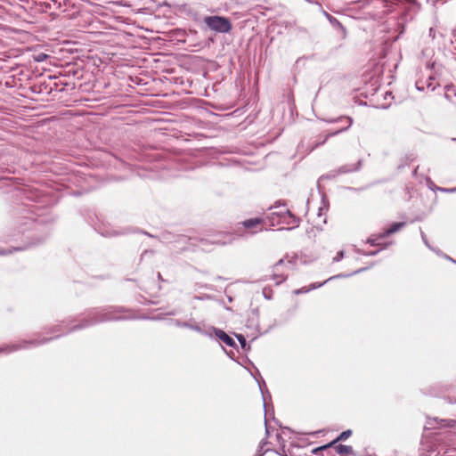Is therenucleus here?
<instances>
[{
	"mask_svg": "<svg viewBox=\"0 0 456 456\" xmlns=\"http://www.w3.org/2000/svg\"><path fill=\"white\" fill-rule=\"evenodd\" d=\"M214 242L218 244H225V242H222L221 240H215Z\"/></svg>",
	"mask_w": 456,
	"mask_h": 456,
	"instance_id": "nucleus-33",
	"label": "nucleus"
},
{
	"mask_svg": "<svg viewBox=\"0 0 456 456\" xmlns=\"http://www.w3.org/2000/svg\"><path fill=\"white\" fill-rule=\"evenodd\" d=\"M323 120H324L325 122H327V123H338V122L346 121V122L347 123V125H346V126L342 127V128H341V129H339V130H337V131H335V132H332V133H330V134H328L325 136V138H324L322 142L315 143V144L312 147L311 151H313L314 149L317 148V147H318V146H320V145L324 144V143L326 142V141H327L330 137H331V136H335V135H337V134H340V133H342V132H344V131H346V130H347V129L352 126V124H353V118H350V117H339V118H327V119H323Z\"/></svg>",
	"mask_w": 456,
	"mask_h": 456,
	"instance_id": "nucleus-5",
	"label": "nucleus"
},
{
	"mask_svg": "<svg viewBox=\"0 0 456 456\" xmlns=\"http://www.w3.org/2000/svg\"><path fill=\"white\" fill-rule=\"evenodd\" d=\"M446 94L447 96H451L452 94H454L456 96V86H448Z\"/></svg>",
	"mask_w": 456,
	"mask_h": 456,
	"instance_id": "nucleus-24",
	"label": "nucleus"
},
{
	"mask_svg": "<svg viewBox=\"0 0 456 456\" xmlns=\"http://www.w3.org/2000/svg\"><path fill=\"white\" fill-rule=\"evenodd\" d=\"M274 208H281L279 211H273L267 216L272 226L279 224L291 225L289 229L298 226L299 218L295 216L285 206H275Z\"/></svg>",
	"mask_w": 456,
	"mask_h": 456,
	"instance_id": "nucleus-2",
	"label": "nucleus"
},
{
	"mask_svg": "<svg viewBox=\"0 0 456 456\" xmlns=\"http://www.w3.org/2000/svg\"><path fill=\"white\" fill-rule=\"evenodd\" d=\"M259 387H260V390H261L262 395H263L264 407H265V394L263 392V388H262L261 384H259Z\"/></svg>",
	"mask_w": 456,
	"mask_h": 456,
	"instance_id": "nucleus-30",
	"label": "nucleus"
},
{
	"mask_svg": "<svg viewBox=\"0 0 456 456\" xmlns=\"http://www.w3.org/2000/svg\"><path fill=\"white\" fill-rule=\"evenodd\" d=\"M447 259L451 260L452 262L455 263L456 264V260H453L452 258H451L450 256H446Z\"/></svg>",
	"mask_w": 456,
	"mask_h": 456,
	"instance_id": "nucleus-34",
	"label": "nucleus"
},
{
	"mask_svg": "<svg viewBox=\"0 0 456 456\" xmlns=\"http://www.w3.org/2000/svg\"><path fill=\"white\" fill-rule=\"evenodd\" d=\"M263 220L261 218H250L243 221L241 224L246 229H252L261 224Z\"/></svg>",
	"mask_w": 456,
	"mask_h": 456,
	"instance_id": "nucleus-16",
	"label": "nucleus"
},
{
	"mask_svg": "<svg viewBox=\"0 0 456 456\" xmlns=\"http://www.w3.org/2000/svg\"><path fill=\"white\" fill-rule=\"evenodd\" d=\"M365 270V268H361L359 270H356L354 271L353 273L351 274H343V273H339L338 275H334V276H331L330 277L329 279H327L325 281L323 282H321V283H312L309 288H306V287H303L301 289H297L294 291V293L296 295H299V294H302V293H306L312 289H315L317 288H320L322 287V285H324L325 283H327L328 281H331V280H334V279H338V278H345V277H349L351 275H354V274H357V273H360L362 272H363Z\"/></svg>",
	"mask_w": 456,
	"mask_h": 456,
	"instance_id": "nucleus-6",
	"label": "nucleus"
},
{
	"mask_svg": "<svg viewBox=\"0 0 456 456\" xmlns=\"http://www.w3.org/2000/svg\"><path fill=\"white\" fill-rule=\"evenodd\" d=\"M362 159H359L356 164H346L341 166L338 170L332 171V173L329 174V177H335L341 174H347L354 171L360 170L362 167Z\"/></svg>",
	"mask_w": 456,
	"mask_h": 456,
	"instance_id": "nucleus-7",
	"label": "nucleus"
},
{
	"mask_svg": "<svg viewBox=\"0 0 456 456\" xmlns=\"http://www.w3.org/2000/svg\"><path fill=\"white\" fill-rule=\"evenodd\" d=\"M308 3H314V0H305Z\"/></svg>",
	"mask_w": 456,
	"mask_h": 456,
	"instance_id": "nucleus-36",
	"label": "nucleus"
},
{
	"mask_svg": "<svg viewBox=\"0 0 456 456\" xmlns=\"http://www.w3.org/2000/svg\"><path fill=\"white\" fill-rule=\"evenodd\" d=\"M428 36L432 38H436V29L434 28H430L428 31Z\"/></svg>",
	"mask_w": 456,
	"mask_h": 456,
	"instance_id": "nucleus-27",
	"label": "nucleus"
},
{
	"mask_svg": "<svg viewBox=\"0 0 456 456\" xmlns=\"http://www.w3.org/2000/svg\"><path fill=\"white\" fill-rule=\"evenodd\" d=\"M100 232L102 236H105V237H112V236H116V235L119 234L118 232L114 231V230H109V229L101 231Z\"/></svg>",
	"mask_w": 456,
	"mask_h": 456,
	"instance_id": "nucleus-21",
	"label": "nucleus"
},
{
	"mask_svg": "<svg viewBox=\"0 0 456 456\" xmlns=\"http://www.w3.org/2000/svg\"><path fill=\"white\" fill-rule=\"evenodd\" d=\"M336 452L338 454L353 453V448L349 445L338 444L336 447Z\"/></svg>",
	"mask_w": 456,
	"mask_h": 456,
	"instance_id": "nucleus-18",
	"label": "nucleus"
},
{
	"mask_svg": "<svg viewBox=\"0 0 456 456\" xmlns=\"http://www.w3.org/2000/svg\"><path fill=\"white\" fill-rule=\"evenodd\" d=\"M436 188L438 191H443V192H450V193L456 192V187H453V188L436 187Z\"/></svg>",
	"mask_w": 456,
	"mask_h": 456,
	"instance_id": "nucleus-25",
	"label": "nucleus"
},
{
	"mask_svg": "<svg viewBox=\"0 0 456 456\" xmlns=\"http://www.w3.org/2000/svg\"><path fill=\"white\" fill-rule=\"evenodd\" d=\"M379 252V250H372V251L364 253V255L369 256H374L378 255Z\"/></svg>",
	"mask_w": 456,
	"mask_h": 456,
	"instance_id": "nucleus-28",
	"label": "nucleus"
},
{
	"mask_svg": "<svg viewBox=\"0 0 456 456\" xmlns=\"http://www.w3.org/2000/svg\"><path fill=\"white\" fill-rule=\"evenodd\" d=\"M406 225L405 222L394 223L384 232L380 233L381 238H386L403 228Z\"/></svg>",
	"mask_w": 456,
	"mask_h": 456,
	"instance_id": "nucleus-12",
	"label": "nucleus"
},
{
	"mask_svg": "<svg viewBox=\"0 0 456 456\" xmlns=\"http://www.w3.org/2000/svg\"><path fill=\"white\" fill-rule=\"evenodd\" d=\"M212 335L215 334V336L219 338L222 342H224L225 345L235 347L236 343L234 339L230 337L228 334H226L224 330L220 329H216L215 327H211Z\"/></svg>",
	"mask_w": 456,
	"mask_h": 456,
	"instance_id": "nucleus-9",
	"label": "nucleus"
},
{
	"mask_svg": "<svg viewBox=\"0 0 456 456\" xmlns=\"http://www.w3.org/2000/svg\"><path fill=\"white\" fill-rule=\"evenodd\" d=\"M116 308H110L102 311L94 310L90 312L79 324L74 325L70 327L67 331L62 330V324L55 325L53 328V332L62 331L64 334L69 332L77 331L82 329H86L91 327L93 325L110 321H119L124 320L126 317L118 315Z\"/></svg>",
	"mask_w": 456,
	"mask_h": 456,
	"instance_id": "nucleus-1",
	"label": "nucleus"
},
{
	"mask_svg": "<svg viewBox=\"0 0 456 456\" xmlns=\"http://www.w3.org/2000/svg\"><path fill=\"white\" fill-rule=\"evenodd\" d=\"M263 455H264V453H259L257 456H263Z\"/></svg>",
	"mask_w": 456,
	"mask_h": 456,
	"instance_id": "nucleus-38",
	"label": "nucleus"
},
{
	"mask_svg": "<svg viewBox=\"0 0 456 456\" xmlns=\"http://www.w3.org/2000/svg\"><path fill=\"white\" fill-rule=\"evenodd\" d=\"M344 257V251H338L337 255L333 257V262H339Z\"/></svg>",
	"mask_w": 456,
	"mask_h": 456,
	"instance_id": "nucleus-26",
	"label": "nucleus"
},
{
	"mask_svg": "<svg viewBox=\"0 0 456 456\" xmlns=\"http://www.w3.org/2000/svg\"><path fill=\"white\" fill-rule=\"evenodd\" d=\"M265 432H266V436H269V430H268V427H267V422L266 420L265 421Z\"/></svg>",
	"mask_w": 456,
	"mask_h": 456,
	"instance_id": "nucleus-32",
	"label": "nucleus"
},
{
	"mask_svg": "<svg viewBox=\"0 0 456 456\" xmlns=\"http://www.w3.org/2000/svg\"><path fill=\"white\" fill-rule=\"evenodd\" d=\"M204 24L208 29L216 33L226 34L232 28V21L229 18L220 15L205 16Z\"/></svg>",
	"mask_w": 456,
	"mask_h": 456,
	"instance_id": "nucleus-3",
	"label": "nucleus"
},
{
	"mask_svg": "<svg viewBox=\"0 0 456 456\" xmlns=\"http://www.w3.org/2000/svg\"><path fill=\"white\" fill-rule=\"evenodd\" d=\"M39 209H37V207H35L33 209L29 210L31 212V216L28 218L33 222L38 223V224H45L48 223L50 220H53L52 217L46 218L43 216V213H38Z\"/></svg>",
	"mask_w": 456,
	"mask_h": 456,
	"instance_id": "nucleus-11",
	"label": "nucleus"
},
{
	"mask_svg": "<svg viewBox=\"0 0 456 456\" xmlns=\"http://www.w3.org/2000/svg\"><path fill=\"white\" fill-rule=\"evenodd\" d=\"M191 322H192V319H190L187 322H182L180 320H175L174 321V324L175 326H177V327L191 329Z\"/></svg>",
	"mask_w": 456,
	"mask_h": 456,
	"instance_id": "nucleus-19",
	"label": "nucleus"
},
{
	"mask_svg": "<svg viewBox=\"0 0 456 456\" xmlns=\"http://www.w3.org/2000/svg\"><path fill=\"white\" fill-rule=\"evenodd\" d=\"M59 336L60 335H57L53 338H43L41 339L21 340L20 342L18 343L4 345L0 346V354H9L18 350L29 349L31 347L38 346L55 338H58Z\"/></svg>",
	"mask_w": 456,
	"mask_h": 456,
	"instance_id": "nucleus-4",
	"label": "nucleus"
},
{
	"mask_svg": "<svg viewBox=\"0 0 456 456\" xmlns=\"http://www.w3.org/2000/svg\"><path fill=\"white\" fill-rule=\"evenodd\" d=\"M190 330H192L200 334L212 338L211 327L208 328V330H204L203 324L201 322H197L192 320Z\"/></svg>",
	"mask_w": 456,
	"mask_h": 456,
	"instance_id": "nucleus-13",
	"label": "nucleus"
},
{
	"mask_svg": "<svg viewBox=\"0 0 456 456\" xmlns=\"http://www.w3.org/2000/svg\"><path fill=\"white\" fill-rule=\"evenodd\" d=\"M383 238L380 237V234L378 235V236H372V237H370L368 240H367V242L369 244H370L371 246H382L381 249H385L387 248V247H389L390 245H392V241H389V242H386V243H381L380 242V240H382Z\"/></svg>",
	"mask_w": 456,
	"mask_h": 456,
	"instance_id": "nucleus-15",
	"label": "nucleus"
},
{
	"mask_svg": "<svg viewBox=\"0 0 456 456\" xmlns=\"http://www.w3.org/2000/svg\"><path fill=\"white\" fill-rule=\"evenodd\" d=\"M282 265H284V259H280L273 265V280L276 281V285L282 283L287 279V275L280 270Z\"/></svg>",
	"mask_w": 456,
	"mask_h": 456,
	"instance_id": "nucleus-10",
	"label": "nucleus"
},
{
	"mask_svg": "<svg viewBox=\"0 0 456 456\" xmlns=\"http://www.w3.org/2000/svg\"><path fill=\"white\" fill-rule=\"evenodd\" d=\"M267 444V441L266 440H262L260 444H259V448L260 449H263L264 446Z\"/></svg>",
	"mask_w": 456,
	"mask_h": 456,
	"instance_id": "nucleus-31",
	"label": "nucleus"
},
{
	"mask_svg": "<svg viewBox=\"0 0 456 456\" xmlns=\"http://www.w3.org/2000/svg\"><path fill=\"white\" fill-rule=\"evenodd\" d=\"M25 248H12L11 249L9 250H1L0 251V255H7V254H11L14 251H20V250H23Z\"/></svg>",
	"mask_w": 456,
	"mask_h": 456,
	"instance_id": "nucleus-23",
	"label": "nucleus"
},
{
	"mask_svg": "<svg viewBox=\"0 0 456 456\" xmlns=\"http://www.w3.org/2000/svg\"><path fill=\"white\" fill-rule=\"evenodd\" d=\"M436 187H437V186H436V185H435V184L433 183V182L429 181V188H430L432 191H438V190H437Z\"/></svg>",
	"mask_w": 456,
	"mask_h": 456,
	"instance_id": "nucleus-29",
	"label": "nucleus"
},
{
	"mask_svg": "<svg viewBox=\"0 0 456 456\" xmlns=\"http://www.w3.org/2000/svg\"><path fill=\"white\" fill-rule=\"evenodd\" d=\"M420 235H421V239H422V240H423L424 244H425L428 248H430L431 250L435 251V249L430 246V244H429V242H428V239H427V236H426L425 232H424L421 229H420ZM436 252H437V251L436 250Z\"/></svg>",
	"mask_w": 456,
	"mask_h": 456,
	"instance_id": "nucleus-22",
	"label": "nucleus"
},
{
	"mask_svg": "<svg viewBox=\"0 0 456 456\" xmlns=\"http://www.w3.org/2000/svg\"><path fill=\"white\" fill-rule=\"evenodd\" d=\"M168 314H170V315H175V314H176V312H175V311H173V312H170Z\"/></svg>",
	"mask_w": 456,
	"mask_h": 456,
	"instance_id": "nucleus-35",
	"label": "nucleus"
},
{
	"mask_svg": "<svg viewBox=\"0 0 456 456\" xmlns=\"http://www.w3.org/2000/svg\"><path fill=\"white\" fill-rule=\"evenodd\" d=\"M435 78L432 76H428L426 80L418 79L415 83L416 89L418 91L423 92L425 89L434 91L436 87L435 84Z\"/></svg>",
	"mask_w": 456,
	"mask_h": 456,
	"instance_id": "nucleus-8",
	"label": "nucleus"
},
{
	"mask_svg": "<svg viewBox=\"0 0 456 456\" xmlns=\"http://www.w3.org/2000/svg\"><path fill=\"white\" fill-rule=\"evenodd\" d=\"M7 177L4 175L0 176V179H6Z\"/></svg>",
	"mask_w": 456,
	"mask_h": 456,
	"instance_id": "nucleus-37",
	"label": "nucleus"
},
{
	"mask_svg": "<svg viewBox=\"0 0 456 456\" xmlns=\"http://www.w3.org/2000/svg\"><path fill=\"white\" fill-rule=\"evenodd\" d=\"M324 15L327 17V19L329 20V21L334 28H340V29L344 30V27L335 17H333L327 12H324Z\"/></svg>",
	"mask_w": 456,
	"mask_h": 456,
	"instance_id": "nucleus-17",
	"label": "nucleus"
},
{
	"mask_svg": "<svg viewBox=\"0 0 456 456\" xmlns=\"http://www.w3.org/2000/svg\"><path fill=\"white\" fill-rule=\"evenodd\" d=\"M351 435H352V431H351L350 429H347V430H346V431H343V432H342V433L338 436V438H337L335 441L331 442V443H330V444H329L328 445H325V446H322V447H319V448H317V449L314 450V452H316L317 451L323 450V449H325V448H327V447H330V446L333 445L334 444H336V443H337V442H338V441H345V440H346V439H347L349 436H351Z\"/></svg>",
	"mask_w": 456,
	"mask_h": 456,
	"instance_id": "nucleus-14",
	"label": "nucleus"
},
{
	"mask_svg": "<svg viewBox=\"0 0 456 456\" xmlns=\"http://www.w3.org/2000/svg\"><path fill=\"white\" fill-rule=\"evenodd\" d=\"M236 338H237V339L239 340V342H240V346H241V348H242L243 350H248V349H249V346H248V343H247V341H246V338H245V337H244L243 335H241V334H236Z\"/></svg>",
	"mask_w": 456,
	"mask_h": 456,
	"instance_id": "nucleus-20",
	"label": "nucleus"
}]
</instances>
